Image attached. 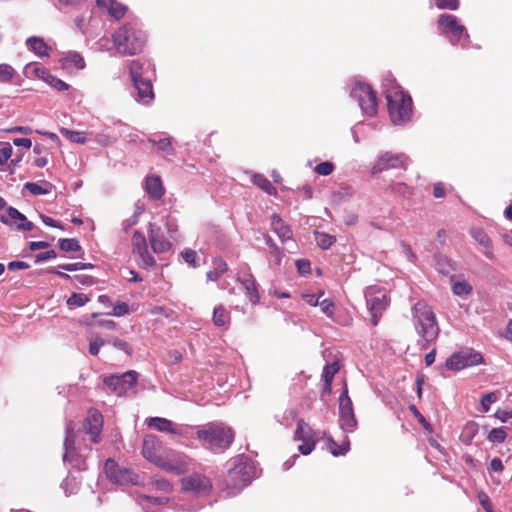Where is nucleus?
<instances>
[{"mask_svg": "<svg viewBox=\"0 0 512 512\" xmlns=\"http://www.w3.org/2000/svg\"><path fill=\"white\" fill-rule=\"evenodd\" d=\"M383 88L391 121L394 124L409 121L412 113L411 97L391 79L385 80Z\"/></svg>", "mask_w": 512, "mask_h": 512, "instance_id": "nucleus-1", "label": "nucleus"}, {"mask_svg": "<svg viewBox=\"0 0 512 512\" xmlns=\"http://www.w3.org/2000/svg\"><path fill=\"white\" fill-rule=\"evenodd\" d=\"M202 446L214 453H220L230 447L234 439L233 430L222 422H210L196 432Z\"/></svg>", "mask_w": 512, "mask_h": 512, "instance_id": "nucleus-2", "label": "nucleus"}, {"mask_svg": "<svg viewBox=\"0 0 512 512\" xmlns=\"http://www.w3.org/2000/svg\"><path fill=\"white\" fill-rule=\"evenodd\" d=\"M113 43L121 55H136L146 43V34L136 24H124L113 34Z\"/></svg>", "mask_w": 512, "mask_h": 512, "instance_id": "nucleus-3", "label": "nucleus"}, {"mask_svg": "<svg viewBox=\"0 0 512 512\" xmlns=\"http://www.w3.org/2000/svg\"><path fill=\"white\" fill-rule=\"evenodd\" d=\"M416 332L426 342L434 341L439 334V327L431 307L425 301H418L412 310Z\"/></svg>", "mask_w": 512, "mask_h": 512, "instance_id": "nucleus-4", "label": "nucleus"}, {"mask_svg": "<svg viewBox=\"0 0 512 512\" xmlns=\"http://www.w3.org/2000/svg\"><path fill=\"white\" fill-rule=\"evenodd\" d=\"M437 26L440 34L446 36L452 45L460 44L466 46L469 35L464 25L452 14L443 13L440 15Z\"/></svg>", "mask_w": 512, "mask_h": 512, "instance_id": "nucleus-5", "label": "nucleus"}, {"mask_svg": "<svg viewBox=\"0 0 512 512\" xmlns=\"http://www.w3.org/2000/svg\"><path fill=\"white\" fill-rule=\"evenodd\" d=\"M350 97L358 103L364 115L374 116L377 113L376 92L369 84L356 81L351 88Z\"/></svg>", "mask_w": 512, "mask_h": 512, "instance_id": "nucleus-6", "label": "nucleus"}, {"mask_svg": "<svg viewBox=\"0 0 512 512\" xmlns=\"http://www.w3.org/2000/svg\"><path fill=\"white\" fill-rule=\"evenodd\" d=\"M253 470L254 466L250 460L239 459L228 471L227 486L239 492L251 482Z\"/></svg>", "mask_w": 512, "mask_h": 512, "instance_id": "nucleus-7", "label": "nucleus"}, {"mask_svg": "<svg viewBox=\"0 0 512 512\" xmlns=\"http://www.w3.org/2000/svg\"><path fill=\"white\" fill-rule=\"evenodd\" d=\"M365 299L367 307L371 314V322L376 326L382 315V312L387 308L389 299L385 291L378 286H370L365 291Z\"/></svg>", "mask_w": 512, "mask_h": 512, "instance_id": "nucleus-8", "label": "nucleus"}, {"mask_svg": "<svg viewBox=\"0 0 512 512\" xmlns=\"http://www.w3.org/2000/svg\"><path fill=\"white\" fill-rule=\"evenodd\" d=\"M74 427L73 423L69 422L66 425L65 440H64V454L63 461L69 463L73 468L77 470H86L87 463L86 459L82 454H79L74 447Z\"/></svg>", "mask_w": 512, "mask_h": 512, "instance_id": "nucleus-9", "label": "nucleus"}, {"mask_svg": "<svg viewBox=\"0 0 512 512\" xmlns=\"http://www.w3.org/2000/svg\"><path fill=\"white\" fill-rule=\"evenodd\" d=\"M483 362V357L480 353L475 352L470 348L462 349L453 353L447 358L445 366L452 371H458L466 367L475 366Z\"/></svg>", "mask_w": 512, "mask_h": 512, "instance_id": "nucleus-10", "label": "nucleus"}, {"mask_svg": "<svg viewBox=\"0 0 512 512\" xmlns=\"http://www.w3.org/2000/svg\"><path fill=\"white\" fill-rule=\"evenodd\" d=\"M339 423L341 429L347 433L353 432L357 427L353 404L346 386L339 396Z\"/></svg>", "mask_w": 512, "mask_h": 512, "instance_id": "nucleus-11", "label": "nucleus"}, {"mask_svg": "<svg viewBox=\"0 0 512 512\" xmlns=\"http://www.w3.org/2000/svg\"><path fill=\"white\" fill-rule=\"evenodd\" d=\"M138 379V373L128 371L122 375H112L105 378L104 383L117 396H125L131 390Z\"/></svg>", "mask_w": 512, "mask_h": 512, "instance_id": "nucleus-12", "label": "nucleus"}, {"mask_svg": "<svg viewBox=\"0 0 512 512\" xmlns=\"http://www.w3.org/2000/svg\"><path fill=\"white\" fill-rule=\"evenodd\" d=\"M156 466L175 475H180L188 471L187 458L173 450H166Z\"/></svg>", "mask_w": 512, "mask_h": 512, "instance_id": "nucleus-13", "label": "nucleus"}, {"mask_svg": "<svg viewBox=\"0 0 512 512\" xmlns=\"http://www.w3.org/2000/svg\"><path fill=\"white\" fill-rule=\"evenodd\" d=\"M104 470L107 477L116 484H137L138 482V476L131 469L119 467L113 459L106 460Z\"/></svg>", "mask_w": 512, "mask_h": 512, "instance_id": "nucleus-14", "label": "nucleus"}, {"mask_svg": "<svg viewBox=\"0 0 512 512\" xmlns=\"http://www.w3.org/2000/svg\"><path fill=\"white\" fill-rule=\"evenodd\" d=\"M132 252L140 259L138 265L143 269H150L156 265L154 257L148 251V244L145 236L139 231H134L132 240Z\"/></svg>", "mask_w": 512, "mask_h": 512, "instance_id": "nucleus-15", "label": "nucleus"}, {"mask_svg": "<svg viewBox=\"0 0 512 512\" xmlns=\"http://www.w3.org/2000/svg\"><path fill=\"white\" fill-rule=\"evenodd\" d=\"M294 440L303 442L298 447V450L303 455H309L315 449L317 442L315 431L303 419L297 422Z\"/></svg>", "mask_w": 512, "mask_h": 512, "instance_id": "nucleus-16", "label": "nucleus"}, {"mask_svg": "<svg viewBox=\"0 0 512 512\" xmlns=\"http://www.w3.org/2000/svg\"><path fill=\"white\" fill-rule=\"evenodd\" d=\"M407 157L404 154L383 152L372 166V173L377 174L388 169L405 168Z\"/></svg>", "mask_w": 512, "mask_h": 512, "instance_id": "nucleus-17", "label": "nucleus"}, {"mask_svg": "<svg viewBox=\"0 0 512 512\" xmlns=\"http://www.w3.org/2000/svg\"><path fill=\"white\" fill-rule=\"evenodd\" d=\"M183 490L197 495H206L211 490L210 480L203 475L193 474L181 480Z\"/></svg>", "mask_w": 512, "mask_h": 512, "instance_id": "nucleus-18", "label": "nucleus"}, {"mask_svg": "<svg viewBox=\"0 0 512 512\" xmlns=\"http://www.w3.org/2000/svg\"><path fill=\"white\" fill-rule=\"evenodd\" d=\"M0 221L3 224L15 226L18 230L31 231L34 228V224L14 207H9L6 214L0 216Z\"/></svg>", "mask_w": 512, "mask_h": 512, "instance_id": "nucleus-19", "label": "nucleus"}, {"mask_svg": "<svg viewBox=\"0 0 512 512\" xmlns=\"http://www.w3.org/2000/svg\"><path fill=\"white\" fill-rule=\"evenodd\" d=\"M102 425V415L97 411H90L83 423V431L85 434L90 436L91 442H99Z\"/></svg>", "mask_w": 512, "mask_h": 512, "instance_id": "nucleus-20", "label": "nucleus"}, {"mask_svg": "<svg viewBox=\"0 0 512 512\" xmlns=\"http://www.w3.org/2000/svg\"><path fill=\"white\" fill-rule=\"evenodd\" d=\"M164 450L155 436H146L143 441L142 454L149 462L157 465Z\"/></svg>", "mask_w": 512, "mask_h": 512, "instance_id": "nucleus-21", "label": "nucleus"}, {"mask_svg": "<svg viewBox=\"0 0 512 512\" xmlns=\"http://www.w3.org/2000/svg\"><path fill=\"white\" fill-rule=\"evenodd\" d=\"M148 236L151 248L154 253H164L171 248L170 242L161 232L160 227H156L150 223L148 227Z\"/></svg>", "mask_w": 512, "mask_h": 512, "instance_id": "nucleus-22", "label": "nucleus"}, {"mask_svg": "<svg viewBox=\"0 0 512 512\" xmlns=\"http://www.w3.org/2000/svg\"><path fill=\"white\" fill-rule=\"evenodd\" d=\"M135 90L137 91L135 100L144 105H149L154 99V92L151 81L148 79L138 80L133 83Z\"/></svg>", "mask_w": 512, "mask_h": 512, "instance_id": "nucleus-23", "label": "nucleus"}, {"mask_svg": "<svg viewBox=\"0 0 512 512\" xmlns=\"http://www.w3.org/2000/svg\"><path fill=\"white\" fill-rule=\"evenodd\" d=\"M25 44L27 49L38 57H48L52 51V48L41 37H29L26 39Z\"/></svg>", "mask_w": 512, "mask_h": 512, "instance_id": "nucleus-24", "label": "nucleus"}, {"mask_svg": "<svg viewBox=\"0 0 512 512\" xmlns=\"http://www.w3.org/2000/svg\"><path fill=\"white\" fill-rule=\"evenodd\" d=\"M167 502L166 497L143 496L141 504L145 512H166L164 506Z\"/></svg>", "mask_w": 512, "mask_h": 512, "instance_id": "nucleus-25", "label": "nucleus"}, {"mask_svg": "<svg viewBox=\"0 0 512 512\" xmlns=\"http://www.w3.org/2000/svg\"><path fill=\"white\" fill-rule=\"evenodd\" d=\"M271 229L282 242L292 239V231L278 215H273L271 218Z\"/></svg>", "mask_w": 512, "mask_h": 512, "instance_id": "nucleus-26", "label": "nucleus"}, {"mask_svg": "<svg viewBox=\"0 0 512 512\" xmlns=\"http://www.w3.org/2000/svg\"><path fill=\"white\" fill-rule=\"evenodd\" d=\"M145 190L151 198L155 200L160 199L164 195L160 177L155 175L148 176L145 180Z\"/></svg>", "mask_w": 512, "mask_h": 512, "instance_id": "nucleus-27", "label": "nucleus"}, {"mask_svg": "<svg viewBox=\"0 0 512 512\" xmlns=\"http://www.w3.org/2000/svg\"><path fill=\"white\" fill-rule=\"evenodd\" d=\"M238 281L242 284L245 289L246 296L252 304H256L259 302V293L257 289V284L252 275L248 274L243 278H239Z\"/></svg>", "mask_w": 512, "mask_h": 512, "instance_id": "nucleus-28", "label": "nucleus"}, {"mask_svg": "<svg viewBox=\"0 0 512 512\" xmlns=\"http://www.w3.org/2000/svg\"><path fill=\"white\" fill-rule=\"evenodd\" d=\"M473 239L485 248L484 255L488 258H493L492 241L486 232L481 228H473L471 230Z\"/></svg>", "mask_w": 512, "mask_h": 512, "instance_id": "nucleus-29", "label": "nucleus"}, {"mask_svg": "<svg viewBox=\"0 0 512 512\" xmlns=\"http://www.w3.org/2000/svg\"><path fill=\"white\" fill-rule=\"evenodd\" d=\"M148 426L154 428L160 432L167 433H176V429L174 428V424L172 421L161 418V417H153L149 419Z\"/></svg>", "mask_w": 512, "mask_h": 512, "instance_id": "nucleus-30", "label": "nucleus"}, {"mask_svg": "<svg viewBox=\"0 0 512 512\" xmlns=\"http://www.w3.org/2000/svg\"><path fill=\"white\" fill-rule=\"evenodd\" d=\"M213 323L218 327H227L230 323V313L223 305H217L213 311Z\"/></svg>", "mask_w": 512, "mask_h": 512, "instance_id": "nucleus-31", "label": "nucleus"}, {"mask_svg": "<svg viewBox=\"0 0 512 512\" xmlns=\"http://www.w3.org/2000/svg\"><path fill=\"white\" fill-rule=\"evenodd\" d=\"M60 134L67 138L70 142L76 144H85L88 140L87 134L85 132L74 131L64 127L60 129Z\"/></svg>", "mask_w": 512, "mask_h": 512, "instance_id": "nucleus-32", "label": "nucleus"}, {"mask_svg": "<svg viewBox=\"0 0 512 512\" xmlns=\"http://www.w3.org/2000/svg\"><path fill=\"white\" fill-rule=\"evenodd\" d=\"M25 74L27 76H34L45 82L46 79L49 77L50 72L45 67L40 66L39 64L30 63L25 67Z\"/></svg>", "mask_w": 512, "mask_h": 512, "instance_id": "nucleus-33", "label": "nucleus"}, {"mask_svg": "<svg viewBox=\"0 0 512 512\" xmlns=\"http://www.w3.org/2000/svg\"><path fill=\"white\" fill-rule=\"evenodd\" d=\"M253 183L261 188L263 191H265L269 195H276L277 190L276 188L271 184V182L263 175L261 174H254L252 176Z\"/></svg>", "mask_w": 512, "mask_h": 512, "instance_id": "nucleus-34", "label": "nucleus"}, {"mask_svg": "<svg viewBox=\"0 0 512 512\" xmlns=\"http://www.w3.org/2000/svg\"><path fill=\"white\" fill-rule=\"evenodd\" d=\"M149 142L151 144L157 146L158 151H160L166 155L172 156L175 154V150L172 146L171 138H169V137L161 138L159 140L150 138Z\"/></svg>", "mask_w": 512, "mask_h": 512, "instance_id": "nucleus-35", "label": "nucleus"}, {"mask_svg": "<svg viewBox=\"0 0 512 512\" xmlns=\"http://www.w3.org/2000/svg\"><path fill=\"white\" fill-rule=\"evenodd\" d=\"M227 263L222 259L214 260V269L207 272V279L210 281H217L218 278L227 271Z\"/></svg>", "mask_w": 512, "mask_h": 512, "instance_id": "nucleus-36", "label": "nucleus"}, {"mask_svg": "<svg viewBox=\"0 0 512 512\" xmlns=\"http://www.w3.org/2000/svg\"><path fill=\"white\" fill-rule=\"evenodd\" d=\"M130 77L133 83H135L138 80H144L143 78V64L137 60H132L129 62L128 65Z\"/></svg>", "mask_w": 512, "mask_h": 512, "instance_id": "nucleus-37", "label": "nucleus"}, {"mask_svg": "<svg viewBox=\"0 0 512 512\" xmlns=\"http://www.w3.org/2000/svg\"><path fill=\"white\" fill-rule=\"evenodd\" d=\"M16 75V70L9 64H0V84L12 83L13 77Z\"/></svg>", "mask_w": 512, "mask_h": 512, "instance_id": "nucleus-38", "label": "nucleus"}, {"mask_svg": "<svg viewBox=\"0 0 512 512\" xmlns=\"http://www.w3.org/2000/svg\"><path fill=\"white\" fill-rule=\"evenodd\" d=\"M338 369H339V367L336 362L326 365L323 369L322 378H323V380L325 382V386L328 390H330L332 380H333L335 374L337 373Z\"/></svg>", "mask_w": 512, "mask_h": 512, "instance_id": "nucleus-39", "label": "nucleus"}, {"mask_svg": "<svg viewBox=\"0 0 512 512\" xmlns=\"http://www.w3.org/2000/svg\"><path fill=\"white\" fill-rule=\"evenodd\" d=\"M315 241L320 248L329 249L334 244L335 237L324 232H315Z\"/></svg>", "mask_w": 512, "mask_h": 512, "instance_id": "nucleus-40", "label": "nucleus"}, {"mask_svg": "<svg viewBox=\"0 0 512 512\" xmlns=\"http://www.w3.org/2000/svg\"><path fill=\"white\" fill-rule=\"evenodd\" d=\"M89 301L87 295L83 293H73L66 301L69 308L82 307Z\"/></svg>", "mask_w": 512, "mask_h": 512, "instance_id": "nucleus-41", "label": "nucleus"}, {"mask_svg": "<svg viewBox=\"0 0 512 512\" xmlns=\"http://www.w3.org/2000/svg\"><path fill=\"white\" fill-rule=\"evenodd\" d=\"M472 286L466 281H456L452 285V292L457 296H464L470 294Z\"/></svg>", "mask_w": 512, "mask_h": 512, "instance_id": "nucleus-42", "label": "nucleus"}, {"mask_svg": "<svg viewBox=\"0 0 512 512\" xmlns=\"http://www.w3.org/2000/svg\"><path fill=\"white\" fill-rule=\"evenodd\" d=\"M506 437H507V433H506L505 428L500 427V428H493L489 432L487 439L493 443H502L505 441Z\"/></svg>", "mask_w": 512, "mask_h": 512, "instance_id": "nucleus-43", "label": "nucleus"}, {"mask_svg": "<svg viewBox=\"0 0 512 512\" xmlns=\"http://www.w3.org/2000/svg\"><path fill=\"white\" fill-rule=\"evenodd\" d=\"M59 247L62 251L65 252H76L81 248L78 240L73 238L61 239L59 241Z\"/></svg>", "mask_w": 512, "mask_h": 512, "instance_id": "nucleus-44", "label": "nucleus"}, {"mask_svg": "<svg viewBox=\"0 0 512 512\" xmlns=\"http://www.w3.org/2000/svg\"><path fill=\"white\" fill-rule=\"evenodd\" d=\"M329 443H330L331 453L334 456H340V455L346 454L350 447V442L348 439H346L341 445H337L336 442L333 441L332 439L329 440Z\"/></svg>", "mask_w": 512, "mask_h": 512, "instance_id": "nucleus-45", "label": "nucleus"}, {"mask_svg": "<svg viewBox=\"0 0 512 512\" xmlns=\"http://www.w3.org/2000/svg\"><path fill=\"white\" fill-rule=\"evenodd\" d=\"M126 9V6L122 5L121 3L113 1L112 3H110L108 12L113 18L118 20L124 16Z\"/></svg>", "mask_w": 512, "mask_h": 512, "instance_id": "nucleus-46", "label": "nucleus"}, {"mask_svg": "<svg viewBox=\"0 0 512 512\" xmlns=\"http://www.w3.org/2000/svg\"><path fill=\"white\" fill-rule=\"evenodd\" d=\"M438 9L457 10L459 0H430Z\"/></svg>", "mask_w": 512, "mask_h": 512, "instance_id": "nucleus-47", "label": "nucleus"}, {"mask_svg": "<svg viewBox=\"0 0 512 512\" xmlns=\"http://www.w3.org/2000/svg\"><path fill=\"white\" fill-rule=\"evenodd\" d=\"M45 82L57 91H65L69 88V85L66 82L62 81L61 79H58L52 74L49 75Z\"/></svg>", "mask_w": 512, "mask_h": 512, "instance_id": "nucleus-48", "label": "nucleus"}, {"mask_svg": "<svg viewBox=\"0 0 512 512\" xmlns=\"http://www.w3.org/2000/svg\"><path fill=\"white\" fill-rule=\"evenodd\" d=\"M498 400L496 392L486 393L481 398V407L483 412H488L490 410L491 404L495 403Z\"/></svg>", "mask_w": 512, "mask_h": 512, "instance_id": "nucleus-49", "label": "nucleus"}, {"mask_svg": "<svg viewBox=\"0 0 512 512\" xmlns=\"http://www.w3.org/2000/svg\"><path fill=\"white\" fill-rule=\"evenodd\" d=\"M24 188L29 191L33 195H45L49 193V189L43 187L42 185L34 182H27L24 185Z\"/></svg>", "mask_w": 512, "mask_h": 512, "instance_id": "nucleus-50", "label": "nucleus"}, {"mask_svg": "<svg viewBox=\"0 0 512 512\" xmlns=\"http://www.w3.org/2000/svg\"><path fill=\"white\" fill-rule=\"evenodd\" d=\"M65 61L66 63L72 64L74 67L78 69H83L85 66L84 59L78 53H69L65 57Z\"/></svg>", "mask_w": 512, "mask_h": 512, "instance_id": "nucleus-51", "label": "nucleus"}, {"mask_svg": "<svg viewBox=\"0 0 512 512\" xmlns=\"http://www.w3.org/2000/svg\"><path fill=\"white\" fill-rule=\"evenodd\" d=\"M333 170H334V165H333V163H331L329 161L322 162L314 168V171L317 174L323 175V176L330 175L333 172Z\"/></svg>", "mask_w": 512, "mask_h": 512, "instance_id": "nucleus-52", "label": "nucleus"}, {"mask_svg": "<svg viewBox=\"0 0 512 512\" xmlns=\"http://www.w3.org/2000/svg\"><path fill=\"white\" fill-rule=\"evenodd\" d=\"M129 313V307H128V304L125 303V302H117L114 306H113V311L111 313H109L110 315H114V316H117V317H121V316H124L126 314Z\"/></svg>", "mask_w": 512, "mask_h": 512, "instance_id": "nucleus-53", "label": "nucleus"}, {"mask_svg": "<svg viewBox=\"0 0 512 512\" xmlns=\"http://www.w3.org/2000/svg\"><path fill=\"white\" fill-rule=\"evenodd\" d=\"M152 485L153 487L156 489V490H159V491H163V492H170L172 490V486L171 484L169 483V481L165 480V479H158V478H155L153 481H152Z\"/></svg>", "mask_w": 512, "mask_h": 512, "instance_id": "nucleus-54", "label": "nucleus"}, {"mask_svg": "<svg viewBox=\"0 0 512 512\" xmlns=\"http://www.w3.org/2000/svg\"><path fill=\"white\" fill-rule=\"evenodd\" d=\"M12 156V147L9 143H4L0 147V165L5 164Z\"/></svg>", "mask_w": 512, "mask_h": 512, "instance_id": "nucleus-55", "label": "nucleus"}, {"mask_svg": "<svg viewBox=\"0 0 512 512\" xmlns=\"http://www.w3.org/2000/svg\"><path fill=\"white\" fill-rule=\"evenodd\" d=\"M269 254H270V261L276 265V266H279L281 264V261H282V257H283V253L281 251V249L278 247V246H273L271 250H269Z\"/></svg>", "mask_w": 512, "mask_h": 512, "instance_id": "nucleus-56", "label": "nucleus"}, {"mask_svg": "<svg viewBox=\"0 0 512 512\" xmlns=\"http://www.w3.org/2000/svg\"><path fill=\"white\" fill-rule=\"evenodd\" d=\"M104 345V341L101 338H94L90 340L89 344V352L92 355H97L100 351V348Z\"/></svg>", "mask_w": 512, "mask_h": 512, "instance_id": "nucleus-57", "label": "nucleus"}, {"mask_svg": "<svg viewBox=\"0 0 512 512\" xmlns=\"http://www.w3.org/2000/svg\"><path fill=\"white\" fill-rule=\"evenodd\" d=\"M401 248H402V253L404 254V256L412 263H415L416 262V255L415 253L412 251V248L409 244L405 243L404 241L401 242Z\"/></svg>", "mask_w": 512, "mask_h": 512, "instance_id": "nucleus-58", "label": "nucleus"}, {"mask_svg": "<svg viewBox=\"0 0 512 512\" xmlns=\"http://www.w3.org/2000/svg\"><path fill=\"white\" fill-rule=\"evenodd\" d=\"M56 256H57V254H56L55 250L41 252V253H38L35 255V262L41 263V262H44V261H47L50 259H54V258H56Z\"/></svg>", "mask_w": 512, "mask_h": 512, "instance_id": "nucleus-59", "label": "nucleus"}, {"mask_svg": "<svg viewBox=\"0 0 512 512\" xmlns=\"http://www.w3.org/2000/svg\"><path fill=\"white\" fill-rule=\"evenodd\" d=\"M319 306L323 313H325L327 316H332L334 311V304L329 299H324L319 302Z\"/></svg>", "mask_w": 512, "mask_h": 512, "instance_id": "nucleus-60", "label": "nucleus"}, {"mask_svg": "<svg viewBox=\"0 0 512 512\" xmlns=\"http://www.w3.org/2000/svg\"><path fill=\"white\" fill-rule=\"evenodd\" d=\"M181 255L188 264L194 267L196 266L197 254L194 250L186 249L181 253Z\"/></svg>", "mask_w": 512, "mask_h": 512, "instance_id": "nucleus-61", "label": "nucleus"}, {"mask_svg": "<svg viewBox=\"0 0 512 512\" xmlns=\"http://www.w3.org/2000/svg\"><path fill=\"white\" fill-rule=\"evenodd\" d=\"M111 343L115 348L122 350L127 354L131 353V347L126 341L121 339H113Z\"/></svg>", "mask_w": 512, "mask_h": 512, "instance_id": "nucleus-62", "label": "nucleus"}, {"mask_svg": "<svg viewBox=\"0 0 512 512\" xmlns=\"http://www.w3.org/2000/svg\"><path fill=\"white\" fill-rule=\"evenodd\" d=\"M29 268V264L24 261H11L8 263L10 271L23 270Z\"/></svg>", "mask_w": 512, "mask_h": 512, "instance_id": "nucleus-63", "label": "nucleus"}, {"mask_svg": "<svg viewBox=\"0 0 512 512\" xmlns=\"http://www.w3.org/2000/svg\"><path fill=\"white\" fill-rule=\"evenodd\" d=\"M503 463L500 458H493L489 465V471L492 472H502L503 471Z\"/></svg>", "mask_w": 512, "mask_h": 512, "instance_id": "nucleus-64", "label": "nucleus"}]
</instances>
